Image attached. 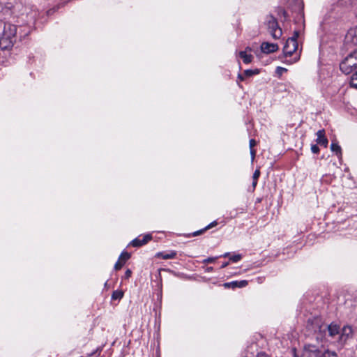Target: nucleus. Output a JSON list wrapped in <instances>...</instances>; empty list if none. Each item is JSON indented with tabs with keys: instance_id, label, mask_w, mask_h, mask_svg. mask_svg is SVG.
<instances>
[{
	"instance_id": "obj_1",
	"label": "nucleus",
	"mask_w": 357,
	"mask_h": 357,
	"mask_svg": "<svg viewBox=\"0 0 357 357\" xmlns=\"http://www.w3.org/2000/svg\"><path fill=\"white\" fill-rule=\"evenodd\" d=\"M301 50H298V41L293 38H288L283 47L284 59L282 62L286 64H292L300 59Z\"/></svg>"
},
{
	"instance_id": "obj_2",
	"label": "nucleus",
	"mask_w": 357,
	"mask_h": 357,
	"mask_svg": "<svg viewBox=\"0 0 357 357\" xmlns=\"http://www.w3.org/2000/svg\"><path fill=\"white\" fill-rule=\"evenodd\" d=\"M17 27L10 23H5L3 31L0 36V48L8 50L13 47L16 40Z\"/></svg>"
},
{
	"instance_id": "obj_3",
	"label": "nucleus",
	"mask_w": 357,
	"mask_h": 357,
	"mask_svg": "<svg viewBox=\"0 0 357 357\" xmlns=\"http://www.w3.org/2000/svg\"><path fill=\"white\" fill-rule=\"evenodd\" d=\"M308 331L317 334L316 338L322 340L326 336L327 324H324L319 317L310 319L307 323Z\"/></svg>"
},
{
	"instance_id": "obj_4",
	"label": "nucleus",
	"mask_w": 357,
	"mask_h": 357,
	"mask_svg": "<svg viewBox=\"0 0 357 357\" xmlns=\"http://www.w3.org/2000/svg\"><path fill=\"white\" fill-rule=\"evenodd\" d=\"M356 68H357V50L350 53L340 63V70L346 75L351 73Z\"/></svg>"
},
{
	"instance_id": "obj_5",
	"label": "nucleus",
	"mask_w": 357,
	"mask_h": 357,
	"mask_svg": "<svg viewBox=\"0 0 357 357\" xmlns=\"http://www.w3.org/2000/svg\"><path fill=\"white\" fill-rule=\"evenodd\" d=\"M265 24L267 26L269 33L274 39H279L282 36V29L279 26L278 21L275 17L272 15H267Z\"/></svg>"
},
{
	"instance_id": "obj_6",
	"label": "nucleus",
	"mask_w": 357,
	"mask_h": 357,
	"mask_svg": "<svg viewBox=\"0 0 357 357\" xmlns=\"http://www.w3.org/2000/svg\"><path fill=\"white\" fill-rule=\"evenodd\" d=\"M353 330L350 326H344L340 329V335L338 337V343L343 347L349 338L352 337Z\"/></svg>"
},
{
	"instance_id": "obj_7",
	"label": "nucleus",
	"mask_w": 357,
	"mask_h": 357,
	"mask_svg": "<svg viewBox=\"0 0 357 357\" xmlns=\"http://www.w3.org/2000/svg\"><path fill=\"white\" fill-rule=\"evenodd\" d=\"M327 334L331 338H336L338 340V337L340 335V326L334 322L327 324Z\"/></svg>"
},
{
	"instance_id": "obj_8",
	"label": "nucleus",
	"mask_w": 357,
	"mask_h": 357,
	"mask_svg": "<svg viewBox=\"0 0 357 357\" xmlns=\"http://www.w3.org/2000/svg\"><path fill=\"white\" fill-rule=\"evenodd\" d=\"M152 239L151 234H146L143 236H139L130 242V245L133 247H141L146 244Z\"/></svg>"
},
{
	"instance_id": "obj_9",
	"label": "nucleus",
	"mask_w": 357,
	"mask_h": 357,
	"mask_svg": "<svg viewBox=\"0 0 357 357\" xmlns=\"http://www.w3.org/2000/svg\"><path fill=\"white\" fill-rule=\"evenodd\" d=\"M345 41L357 46V26L348 31L345 36Z\"/></svg>"
},
{
	"instance_id": "obj_10",
	"label": "nucleus",
	"mask_w": 357,
	"mask_h": 357,
	"mask_svg": "<svg viewBox=\"0 0 357 357\" xmlns=\"http://www.w3.org/2000/svg\"><path fill=\"white\" fill-rule=\"evenodd\" d=\"M278 50V45L275 43L264 42L261 45V50L266 54H270L276 52Z\"/></svg>"
},
{
	"instance_id": "obj_11",
	"label": "nucleus",
	"mask_w": 357,
	"mask_h": 357,
	"mask_svg": "<svg viewBox=\"0 0 357 357\" xmlns=\"http://www.w3.org/2000/svg\"><path fill=\"white\" fill-rule=\"evenodd\" d=\"M292 353H293L294 357H297L296 354V349H292ZM257 357H269V356L264 353H260L257 356ZM318 357H337V355L335 351L326 350L323 353L321 352Z\"/></svg>"
},
{
	"instance_id": "obj_12",
	"label": "nucleus",
	"mask_w": 357,
	"mask_h": 357,
	"mask_svg": "<svg viewBox=\"0 0 357 357\" xmlns=\"http://www.w3.org/2000/svg\"><path fill=\"white\" fill-rule=\"evenodd\" d=\"M317 138L316 139V142L318 144L323 146L324 147H327L328 144V140L326 137L325 135V130L324 129L319 130L317 132Z\"/></svg>"
},
{
	"instance_id": "obj_13",
	"label": "nucleus",
	"mask_w": 357,
	"mask_h": 357,
	"mask_svg": "<svg viewBox=\"0 0 357 357\" xmlns=\"http://www.w3.org/2000/svg\"><path fill=\"white\" fill-rule=\"evenodd\" d=\"M248 282L247 280H240V281H232L230 282H227L224 284L225 287L228 288H243L248 285Z\"/></svg>"
},
{
	"instance_id": "obj_14",
	"label": "nucleus",
	"mask_w": 357,
	"mask_h": 357,
	"mask_svg": "<svg viewBox=\"0 0 357 357\" xmlns=\"http://www.w3.org/2000/svg\"><path fill=\"white\" fill-rule=\"evenodd\" d=\"M321 351L319 350L318 347L315 345L312 344H305L304 346V356H307V354H314L316 357H318L320 354Z\"/></svg>"
},
{
	"instance_id": "obj_15",
	"label": "nucleus",
	"mask_w": 357,
	"mask_h": 357,
	"mask_svg": "<svg viewBox=\"0 0 357 357\" xmlns=\"http://www.w3.org/2000/svg\"><path fill=\"white\" fill-rule=\"evenodd\" d=\"M177 255V252L175 250H171L167 252H158L155 255V257L158 258H161L163 259H174Z\"/></svg>"
},
{
	"instance_id": "obj_16",
	"label": "nucleus",
	"mask_w": 357,
	"mask_h": 357,
	"mask_svg": "<svg viewBox=\"0 0 357 357\" xmlns=\"http://www.w3.org/2000/svg\"><path fill=\"white\" fill-rule=\"evenodd\" d=\"M331 150L335 153L339 158H342V149L337 142H332L331 144Z\"/></svg>"
},
{
	"instance_id": "obj_17",
	"label": "nucleus",
	"mask_w": 357,
	"mask_h": 357,
	"mask_svg": "<svg viewBox=\"0 0 357 357\" xmlns=\"http://www.w3.org/2000/svg\"><path fill=\"white\" fill-rule=\"evenodd\" d=\"M239 56L245 64L250 63L253 59V56L252 54H248L246 51L240 52Z\"/></svg>"
},
{
	"instance_id": "obj_18",
	"label": "nucleus",
	"mask_w": 357,
	"mask_h": 357,
	"mask_svg": "<svg viewBox=\"0 0 357 357\" xmlns=\"http://www.w3.org/2000/svg\"><path fill=\"white\" fill-rule=\"evenodd\" d=\"M123 296V292L121 290L114 291L112 294V300H121Z\"/></svg>"
},
{
	"instance_id": "obj_19",
	"label": "nucleus",
	"mask_w": 357,
	"mask_h": 357,
	"mask_svg": "<svg viewBox=\"0 0 357 357\" xmlns=\"http://www.w3.org/2000/svg\"><path fill=\"white\" fill-rule=\"evenodd\" d=\"M259 73V70L257 68L254 69V70L248 69V70H244V72H243V74L246 77H251L255 75H258Z\"/></svg>"
},
{
	"instance_id": "obj_20",
	"label": "nucleus",
	"mask_w": 357,
	"mask_h": 357,
	"mask_svg": "<svg viewBox=\"0 0 357 357\" xmlns=\"http://www.w3.org/2000/svg\"><path fill=\"white\" fill-rule=\"evenodd\" d=\"M130 255L128 252H123L120 255V256L119 257V260L122 261V262H124V264H125L126 261L130 259Z\"/></svg>"
},
{
	"instance_id": "obj_21",
	"label": "nucleus",
	"mask_w": 357,
	"mask_h": 357,
	"mask_svg": "<svg viewBox=\"0 0 357 357\" xmlns=\"http://www.w3.org/2000/svg\"><path fill=\"white\" fill-rule=\"evenodd\" d=\"M350 85L351 87L357 89V71L351 76Z\"/></svg>"
},
{
	"instance_id": "obj_22",
	"label": "nucleus",
	"mask_w": 357,
	"mask_h": 357,
	"mask_svg": "<svg viewBox=\"0 0 357 357\" xmlns=\"http://www.w3.org/2000/svg\"><path fill=\"white\" fill-rule=\"evenodd\" d=\"M242 259V255L240 254L233 255L229 257V259L233 262H238Z\"/></svg>"
},
{
	"instance_id": "obj_23",
	"label": "nucleus",
	"mask_w": 357,
	"mask_h": 357,
	"mask_svg": "<svg viewBox=\"0 0 357 357\" xmlns=\"http://www.w3.org/2000/svg\"><path fill=\"white\" fill-rule=\"evenodd\" d=\"M356 2H357V0H340L339 3L340 5L345 4L346 6H347L348 4L349 5L354 4Z\"/></svg>"
},
{
	"instance_id": "obj_24",
	"label": "nucleus",
	"mask_w": 357,
	"mask_h": 357,
	"mask_svg": "<svg viewBox=\"0 0 357 357\" xmlns=\"http://www.w3.org/2000/svg\"><path fill=\"white\" fill-rule=\"evenodd\" d=\"M287 71V69L283 67L278 66L276 68L275 72L279 75L281 76L283 73H285Z\"/></svg>"
},
{
	"instance_id": "obj_25",
	"label": "nucleus",
	"mask_w": 357,
	"mask_h": 357,
	"mask_svg": "<svg viewBox=\"0 0 357 357\" xmlns=\"http://www.w3.org/2000/svg\"><path fill=\"white\" fill-rule=\"evenodd\" d=\"M218 257H208L206 259H204L203 261H202V263L203 264H209V263H213L215 261L216 259Z\"/></svg>"
},
{
	"instance_id": "obj_26",
	"label": "nucleus",
	"mask_w": 357,
	"mask_h": 357,
	"mask_svg": "<svg viewBox=\"0 0 357 357\" xmlns=\"http://www.w3.org/2000/svg\"><path fill=\"white\" fill-rule=\"evenodd\" d=\"M123 265H124V262H122V261L118 260L114 265V269L116 271L120 270L123 267Z\"/></svg>"
},
{
	"instance_id": "obj_27",
	"label": "nucleus",
	"mask_w": 357,
	"mask_h": 357,
	"mask_svg": "<svg viewBox=\"0 0 357 357\" xmlns=\"http://www.w3.org/2000/svg\"><path fill=\"white\" fill-rule=\"evenodd\" d=\"M311 151L313 153L317 154L319 153V148L317 144H312L311 146Z\"/></svg>"
},
{
	"instance_id": "obj_28",
	"label": "nucleus",
	"mask_w": 357,
	"mask_h": 357,
	"mask_svg": "<svg viewBox=\"0 0 357 357\" xmlns=\"http://www.w3.org/2000/svg\"><path fill=\"white\" fill-rule=\"evenodd\" d=\"M260 176V171L259 169H257L252 176L253 180H258L259 177Z\"/></svg>"
},
{
	"instance_id": "obj_29",
	"label": "nucleus",
	"mask_w": 357,
	"mask_h": 357,
	"mask_svg": "<svg viewBox=\"0 0 357 357\" xmlns=\"http://www.w3.org/2000/svg\"><path fill=\"white\" fill-rule=\"evenodd\" d=\"M299 34H300L299 31H294L293 36L291 37H289V38H293V39H294V40L297 41Z\"/></svg>"
},
{
	"instance_id": "obj_30",
	"label": "nucleus",
	"mask_w": 357,
	"mask_h": 357,
	"mask_svg": "<svg viewBox=\"0 0 357 357\" xmlns=\"http://www.w3.org/2000/svg\"><path fill=\"white\" fill-rule=\"evenodd\" d=\"M218 225L217 221H213L211 223H210L208 225H207L204 229L206 230L216 226Z\"/></svg>"
},
{
	"instance_id": "obj_31",
	"label": "nucleus",
	"mask_w": 357,
	"mask_h": 357,
	"mask_svg": "<svg viewBox=\"0 0 357 357\" xmlns=\"http://www.w3.org/2000/svg\"><path fill=\"white\" fill-rule=\"evenodd\" d=\"M249 144L250 149H254V146H255L257 144V142L255 141V139H251L249 142Z\"/></svg>"
},
{
	"instance_id": "obj_32",
	"label": "nucleus",
	"mask_w": 357,
	"mask_h": 357,
	"mask_svg": "<svg viewBox=\"0 0 357 357\" xmlns=\"http://www.w3.org/2000/svg\"><path fill=\"white\" fill-rule=\"evenodd\" d=\"M206 231V229L204 228L202 229H200V230H198L197 231H195L193 234H192V236H197L198 235H200L202 234H203L204 231Z\"/></svg>"
},
{
	"instance_id": "obj_33",
	"label": "nucleus",
	"mask_w": 357,
	"mask_h": 357,
	"mask_svg": "<svg viewBox=\"0 0 357 357\" xmlns=\"http://www.w3.org/2000/svg\"><path fill=\"white\" fill-rule=\"evenodd\" d=\"M131 274H132V272L130 270L128 269L126 273H125V275H124V278L125 279H128L130 276H131Z\"/></svg>"
},
{
	"instance_id": "obj_34",
	"label": "nucleus",
	"mask_w": 357,
	"mask_h": 357,
	"mask_svg": "<svg viewBox=\"0 0 357 357\" xmlns=\"http://www.w3.org/2000/svg\"><path fill=\"white\" fill-rule=\"evenodd\" d=\"M250 155L252 160H254L256 155V151L254 149H250Z\"/></svg>"
},
{
	"instance_id": "obj_35",
	"label": "nucleus",
	"mask_w": 357,
	"mask_h": 357,
	"mask_svg": "<svg viewBox=\"0 0 357 357\" xmlns=\"http://www.w3.org/2000/svg\"><path fill=\"white\" fill-rule=\"evenodd\" d=\"M246 77L244 75V74H238V79L240 80V81H243L245 79Z\"/></svg>"
},
{
	"instance_id": "obj_36",
	"label": "nucleus",
	"mask_w": 357,
	"mask_h": 357,
	"mask_svg": "<svg viewBox=\"0 0 357 357\" xmlns=\"http://www.w3.org/2000/svg\"><path fill=\"white\" fill-rule=\"evenodd\" d=\"M213 271V268L212 266H208V267H206V269H205V271L206 273H211Z\"/></svg>"
},
{
	"instance_id": "obj_37",
	"label": "nucleus",
	"mask_w": 357,
	"mask_h": 357,
	"mask_svg": "<svg viewBox=\"0 0 357 357\" xmlns=\"http://www.w3.org/2000/svg\"><path fill=\"white\" fill-rule=\"evenodd\" d=\"M228 264H229V262L223 263L220 268H224L227 267L228 266Z\"/></svg>"
},
{
	"instance_id": "obj_38",
	"label": "nucleus",
	"mask_w": 357,
	"mask_h": 357,
	"mask_svg": "<svg viewBox=\"0 0 357 357\" xmlns=\"http://www.w3.org/2000/svg\"><path fill=\"white\" fill-rule=\"evenodd\" d=\"M257 180H253L252 186L254 188H255V187L257 186Z\"/></svg>"
},
{
	"instance_id": "obj_39",
	"label": "nucleus",
	"mask_w": 357,
	"mask_h": 357,
	"mask_svg": "<svg viewBox=\"0 0 357 357\" xmlns=\"http://www.w3.org/2000/svg\"><path fill=\"white\" fill-rule=\"evenodd\" d=\"M229 256V252H226L223 255H222L221 257H227Z\"/></svg>"
},
{
	"instance_id": "obj_40",
	"label": "nucleus",
	"mask_w": 357,
	"mask_h": 357,
	"mask_svg": "<svg viewBox=\"0 0 357 357\" xmlns=\"http://www.w3.org/2000/svg\"><path fill=\"white\" fill-rule=\"evenodd\" d=\"M286 14H287L286 11L283 10V15H284V17H286Z\"/></svg>"
},
{
	"instance_id": "obj_41",
	"label": "nucleus",
	"mask_w": 357,
	"mask_h": 357,
	"mask_svg": "<svg viewBox=\"0 0 357 357\" xmlns=\"http://www.w3.org/2000/svg\"><path fill=\"white\" fill-rule=\"evenodd\" d=\"M95 354V352H93L92 354H89V356H91L92 355H93Z\"/></svg>"
},
{
	"instance_id": "obj_42",
	"label": "nucleus",
	"mask_w": 357,
	"mask_h": 357,
	"mask_svg": "<svg viewBox=\"0 0 357 357\" xmlns=\"http://www.w3.org/2000/svg\"><path fill=\"white\" fill-rule=\"evenodd\" d=\"M246 50H249V51H250V50H251V48H250V47H247V48H246Z\"/></svg>"
}]
</instances>
